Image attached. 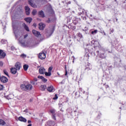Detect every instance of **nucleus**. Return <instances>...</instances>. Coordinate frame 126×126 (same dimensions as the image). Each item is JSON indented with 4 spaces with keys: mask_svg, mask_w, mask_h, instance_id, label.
<instances>
[{
    "mask_svg": "<svg viewBox=\"0 0 126 126\" xmlns=\"http://www.w3.org/2000/svg\"><path fill=\"white\" fill-rule=\"evenodd\" d=\"M55 29H54V27H52L51 28V30L50 32H48V33L50 34V35H52V33H54V31Z\"/></svg>",
    "mask_w": 126,
    "mask_h": 126,
    "instance_id": "b1692460",
    "label": "nucleus"
},
{
    "mask_svg": "<svg viewBox=\"0 0 126 126\" xmlns=\"http://www.w3.org/2000/svg\"><path fill=\"white\" fill-rule=\"evenodd\" d=\"M1 43L2 44H6V43H7V41L5 40L2 39L1 40Z\"/></svg>",
    "mask_w": 126,
    "mask_h": 126,
    "instance_id": "c756f323",
    "label": "nucleus"
},
{
    "mask_svg": "<svg viewBox=\"0 0 126 126\" xmlns=\"http://www.w3.org/2000/svg\"><path fill=\"white\" fill-rule=\"evenodd\" d=\"M96 53H99V51H96Z\"/></svg>",
    "mask_w": 126,
    "mask_h": 126,
    "instance_id": "6e6d98bb",
    "label": "nucleus"
},
{
    "mask_svg": "<svg viewBox=\"0 0 126 126\" xmlns=\"http://www.w3.org/2000/svg\"><path fill=\"white\" fill-rule=\"evenodd\" d=\"M77 35H78V36L80 38H82V34L81 33H78Z\"/></svg>",
    "mask_w": 126,
    "mask_h": 126,
    "instance_id": "72a5a7b5",
    "label": "nucleus"
},
{
    "mask_svg": "<svg viewBox=\"0 0 126 126\" xmlns=\"http://www.w3.org/2000/svg\"><path fill=\"white\" fill-rule=\"evenodd\" d=\"M42 81L43 82H47V79H46V78H43V79H42Z\"/></svg>",
    "mask_w": 126,
    "mask_h": 126,
    "instance_id": "f704fd0d",
    "label": "nucleus"
},
{
    "mask_svg": "<svg viewBox=\"0 0 126 126\" xmlns=\"http://www.w3.org/2000/svg\"><path fill=\"white\" fill-rule=\"evenodd\" d=\"M65 75H67V71H65Z\"/></svg>",
    "mask_w": 126,
    "mask_h": 126,
    "instance_id": "09e8293b",
    "label": "nucleus"
},
{
    "mask_svg": "<svg viewBox=\"0 0 126 126\" xmlns=\"http://www.w3.org/2000/svg\"><path fill=\"white\" fill-rule=\"evenodd\" d=\"M38 15L39 17H45V14L43 11H40L38 13Z\"/></svg>",
    "mask_w": 126,
    "mask_h": 126,
    "instance_id": "f3484780",
    "label": "nucleus"
},
{
    "mask_svg": "<svg viewBox=\"0 0 126 126\" xmlns=\"http://www.w3.org/2000/svg\"><path fill=\"white\" fill-rule=\"evenodd\" d=\"M32 33L34 36L36 37H40L41 36V33H40V32L35 31V30H32Z\"/></svg>",
    "mask_w": 126,
    "mask_h": 126,
    "instance_id": "423d86ee",
    "label": "nucleus"
},
{
    "mask_svg": "<svg viewBox=\"0 0 126 126\" xmlns=\"http://www.w3.org/2000/svg\"><path fill=\"white\" fill-rule=\"evenodd\" d=\"M18 120L20 122H23V123H26V122H27V120L22 116L19 117Z\"/></svg>",
    "mask_w": 126,
    "mask_h": 126,
    "instance_id": "4468645a",
    "label": "nucleus"
},
{
    "mask_svg": "<svg viewBox=\"0 0 126 126\" xmlns=\"http://www.w3.org/2000/svg\"><path fill=\"white\" fill-rule=\"evenodd\" d=\"M55 122L54 121H48L46 125V126H54Z\"/></svg>",
    "mask_w": 126,
    "mask_h": 126,
    "instance_id": "9b49d317",
    "label": "nucleus"
},
{
    "mask_svg": "<svg viewBox=\"0 0 126 126\" xmlns=\"http://www.w3.org/2000/svg\"><path fill=\"white\" fill-rule=\"evenodd\" d=\"M6 54L3 52V50L0 49V59H4Z\"/></svg>",
    "mask_w": 126,
    "mask_h": 126,
    "instance_id": "39448f33",
    "label": "nucleus"
},
{
    "mask_svg": "<svg viewBox=\"0 0 126 126\" xmlns=\"http://www.w3.org/2000/svg\"><path fill=\"white\" fill-rule=\"evenodd\" d=\"M47 91L49 92H53L54 90V87L53 86H50L47 88Z\"/></svg>",
    "mask_w": 126,
    "mask_h": 126,
    "instance_id": "6ab92c4d",
    "label": "nucleus"
},
{
    "mask_svg": "<svg viewBox=\"0 0 126 126\" xmlns=\"http://www.w3.org/2000/svg\"><path fill=\"white\" fill-rule=\"evenodd\" d=\"M3 89V86L2 85H0V91Z\"/></svg>",
    "mask_w": 126,
    "mask_h": 126,
    "instance_id": "c9c22d12",
    "label": "nucleus"
},
{
    "mask_svg": "<svg viewBox=\"0 0 126 126\" xmlns=\"http://www.w3.org/2000/svg\"><path fill=\"white\" fill-rule=\"evenodd\" d=\"M43 78H44V77H43L42 76H38V78H39L40 79H43Z\"/></svg>",
    "mask_w": 126,
    "mask_h": 126,
    "instance_id": "ea45409f",
    "label": "nucleus"
},
{
    "mask_svg": "<svg viewBox=\"0 0 126 126\" xmlns=\"http://www.w3.org/2000/svg\"><path fill=\"white\" fill-rule=\"evenodd\" d=\"M26 57H27V55H26L25 54H23L20 55V57L23 58V59H25V58H26Z\"/></svg>",
    "mask_w": 126,
    "mask_h": 126,
    "instance_id": "bb28decb",
    "label": "nucleus"
},
{
    "mask_svg": "<svg viewBox=\"0 0 126 126\" xmlns=\"http://www.w3.org/2000/svg\"><path fill=\"white\" fill-rule=\"evenodd\" d=\"M20 87L22 90H24V91H28V88H27V83L23 84L21 85Z\"/></svg>",
    "mask_w": 126,
    "mask_h": 126,
    "instance_id": "20e7f679",
    "label": "nucleus"
},
{
    "mask_svg": "<svg viewBox=\"0 0 126 126\" xmlns=\"http://www.w3.org/2000/svg\"><path fill=\"white\" fill-rule=\"evenodd\" d=\"M38 58L40 60H45L46 59V54L44 52H41L39 54Z\"/></svg>",
    "mask_w": 126,
    "mask_h": 126,
    "instance_id": "7ed1b4c3",
    "label": "nucleus"
},
{
    "mask_svg": "<svg viewBox=\"0 0 126 126\" xmlns=\"http://www.w3.org/2000/svg\"><path fill=\"white\" fill-rule=\"evenodd\" d=\"M104 35H106V33H105L104 32Z\"/></svg>",
    "mask_w": 126,
    "mask_h": 126,
    "instance_id": "5fc2aeb1",
    "label": "nucleus"
},
{
    "mask_svg": "<svg viewBox=\"0 0 126 126\" xmlns=\"http://www.w3.org/2000/svg\"><path fill=\"white\" fill-rule=\"evenodd\" d=\"M55 111L54 109H52L50 110V113H51V114L53 115L52 118L53 120H56V117H55Z\"/></svg>",
    "mask_w": 126,
    "mask_h": 126,
    "instance_id": "aec40b11",
    "label": "nucleus"
},
{
    "mask_svg": "<svg viewBox=\"0 0 126 126\" xmlns=\"http://www.w3.org/2000/svg\"><path fill=\"white\" fill-rule=\"evenodd\" d=\"M54 100H57L58 99V95L55 94V97L53 98Z\"/></svg>",
    "mask_w": 126,
    "mask_h": 126,
    "instance_id": "e433bc0d",
    "label": "nucleus"
},
{
    "mask_svg": "<svg viewBox=\"0 0 126 126\" xmlns=\"http://www.w3.org/2000/svg\"><path fill=\"white\" fill-rule=\"evenodd\" d=\"M72 58H73V61H74L75 60V58H74V57H72Z\"/></svg>",
    "mask_w": 126,
    "mask_h": 126,
    "instance_id": "3c124183",
    "label": "nucleus"
},
{
    "mask_svg": "<svg viewBox=\"0 0 126 126\" xmlns=\"http://www.w3.org/2000/svg\"><path fill=\"white\" fill-rule=\"evenodd\" d=\"M28 37V34H26V35H25L24 36V38H25V39H26V38H27Z\"/></svg>",
    "mask_w": 126,
    "mask_h": 126,
    "instance_id": "a19ab883",
    "label": "nucleus"
},
{
    "mask_svg": "<svg viewBox=\"0 0 126 126\" xmlns=\"http://www.w3.org/2000/svg\"><path fill=\"white\" fill-rule=\"evenodd\" d=\"M31 83H32V84H34V81H31Z\"/></svg>",
    "mask_w": 126,
    "mask_h": 126,
    "instance_id": "49530a36",
    "label": "nucleus"
},
{
    "mask_svg": "<svg viewBox=\"0 0 126 126\" xmlns=\"http://www.w3.org/2000/svg\"><path fill=\"white\" fill-rule=\"evenodd\" d=\"M3 72L4 73V74L7 75V76H8V77L9 76H8V72H7V71H6V70H4Z\"/></svg>",
    "mask_w": 126,
    "mask_h": 126,
    "instance_id": "7c9ffc66",
    "label": "nucleus"
},
{
    "mask_svg": "<svg viewBox=\"0 0 126 126\" xmlns=\"http://www.w3.org/2000/svg\"><path fill=\"white\" fill-rule=\"evenodd\" d=\"M10 72L12 73V74H15V73H16V68L15 67L11 68Z\"/></svg>",
    "mask_w": 126,
    "mask_h": 126,
    "instance_id": "2eb2a0df",
    "label": "nucleus"
},
{
    "mask_svg": "<svg viewBox=\"0 0 126 126\" xmlns=\"http://www.w3.org/2000/svg\"><path fill=\"white\" fill-rule=\"evenodd\" d=\"M27 126H32V124H29Z\"/></svg>",
    "mask_w": 126,
    "mask_h": 126,
    "instance_id": "8fccbe9b",
    "label": "nucleus"
},
{
    "mask_svg": "<svg viewBox=\"0 0 126 126\" xmlns=\"http://www.w3.org/2000/svg\"><path fill=\"white\" fill-rule=\"evenodd\" d=\"M53 70V67L52 66H50L48 68V71L49 72H52V70Z\"/></svg>",
    "mask_w": 126,
    "mask_h": 126,
    "instance_id": "2f4dec72",
    "label": "nucleus"
},
{
    "mask_svg": "<svg viewBox=\"0 0 126 126\" xmlns=\"http://www.w3.org/2000/svg\"><path fill=\"white\" fill-rule=\"evenodd\" d=\"M85 12V10H82V12H80L81 14H84V13Z\"/></svg>",
    "mask_w": 126,
    "mask_h": 126,
    "instance_id": "58836bf2",
    "label": "nucleus"
},
{
    "mask_svg": "<svg viewBox=\"0 0 126 126\" xmlns=\"http://www.w3.org/2000/svg\"><path fill=\"white\" fill-rule=\"evenodd\" d=\"M29 3L30 4V5H31V6H32V7H34V8H36V7H38L37 5L33 3L32 0H29Z\"/></svg>",
    "mask_w": 126,
    "mask_h": 126,
    "instance_id": "1a4fd4ad",
    "label": "nucleus"
},
{
    "mask_svg": "<svg viewBox=\"0 0 126 126\" xmlns=\"http://www.w3.org/2000/svg\"><path fill=\"white\" fill-rule=\"evenodd\" d=\"M23 26L24 28H25V30H26V31H27L28 32H29L30 31L29 30V27H28V26H27V25H26V24L24 23L23 24Z\"/></svg>",
    "mask_w": 126,
    "mask_h": 126,
    "instance_id": "412c9836",
    "label": "nucleus"
},
{
    "mask_svg": "<svg viewBox=\"0 0 126 126\" xmlns=\"http://www.w3.org/2000/svg\"><path fill=\"white\" fill-rule=\"evenodd\" d=\"M8 97L10 99H12V98H13V94H10L8 95Z\"/></svg>",
    "mask_w": 126,
    "mask_h": 126,
    "instance_id": "473e14b6",
    "label": "nucleus"
},
{
    "mask_svg": "<svg viewBox=\"0 0 126 126\" xmlns=\"http://www.w3.org/2000/svg\"><path fill=\"white\" fill-rule=\"evenodd\" d=\"M73 13H74V11H73Z\"/></svg>",
    "mask_w": 126,
    "mask_h": 126,
    "instance_id": "bf43d9fd",
    "label": "nucleus"
},
{
    "mask_svg": "<svg viewBox=\"0 0 126 126\" xmlns=\"http://www.w3.org/2000/svg\"><path fill=\"white\" fill-rule=\"evenodd\" d=\"M32 99H30V102H32Z\"/></svg>",
    "mask_w": 126,
    "mask_h": 126,
    "instance_id": "603ef678",
    "label": "nucleus"
},
{
    "mask_svg": "<svg viewBox=\"0 0 126 126\" xmlns=\"http://www.w3.org/2000/svg\"><path fill=\"white\" fill-rule=\"evenodd\" d=\"M28 124H31L32 122H31V120H29V121H28Z\"/></svg>",
    "mask_w": 126,
    "mask_h": 126,
    "instance_id": "c03bdc74",
    "label": "nucleus"
},
{
    "mask_svg": "<svg viewBox=\"0 0 126 126\" xmlns=\"http://www.w3.org/2000/svg\"><path fill=\"white\" fill-rule=\"evenodd\" d=\"M45 70L44 67H41L39 69V72L40 74H44V73H45Z\"/></svg>",
    "mask_w": 126,
    "mask_h": 126,
    "instance_id": "ddd939ff",
    "label": "nucleus"
},
{
    "mask_svg": "<svg viewBox=\"0 0 126 126\" xmlns=\"http://www.w3.org/2000/svg\"><path fill=\"white\" fill-rule=\"evenodd\" d=\"M21 68V64L19 62H17L16 64V70H19Z\"/></svg>",
    "mask_w": 126,
    "mask_h": 126,
    "instance_id": "dca6fc26",
    "label": "nucleus"
},
{
    "mask_svg": "<svg viewBox=\"0 0 126 126\" xmlns=\"http://www.w3.org/2000/svg\"><path fill=\"white\" fill-rule=\"evenodd\" d=\"M72 63H74V60H73Z\"/></svg>",
    "mask_w": 126,
    "mask_h": 126,
    "instance_id": "864d4df0",
    "label": "nucleus"
},
{
    "mask_svg": "<svg viewBox=\"0 0 126 126\" xmlns=\"http://www.w3.org/2000/svg\"><path fill=\"white\" fill-rule=\"evenodd\" d=\"M33 26L34 27H36V24L34 23V24H33Z\"/></svg>",
    "mask_w": 126,
    "mask_h": 126,
    "instance_id": "de8ad7c7",
    "label": "nucleus"
},
{
    "mask_svg": "<svg viewBox=\"0 0 126 126\" xmlns=\"http://www.w3.org/2000/svg\"><path fill=\"white\" fill-rule=\"evenodd\" d=\"M19 42L20 44H21V46L22 47H30L29 44L28 43H25V42H23V40H22V37H20L19 39Z\"/></svg>",
    "mask_w": 126,
    "mask_h": 126,
    "instance_id": "f03ea898",
    "label": "nucleus"
},
{
    "mask_svg": "<svg viewBox=\"0 0 126 126\" xmlns=\"http://www.w3.org/2000/svg\"><path fill=\"white\" fill-rule=\"evenodd\" d=\"M50 22H51V20H50V19H49V20H48V21H47V23H50Z\"/></svg>",
    "mask_w": 126,
    "mask_h": 126,
    "instance_id": "37998d69",
    "label": "nucleus"
},
{
    "mask_svg": "<svg viewBox=\"0 0 126 126\" xmlns=\"http://www.w3.org/2000/svg\"><path fill=\"white\" fill-rule=\"evenodd\" d=\"M25 20L28 23H31V22L32 21V18H31V17L26 18H25Z\"/></svg>",
    "mask_w": 126,
    "mask_h": 126,
    "instance_id": "a211bd4d",
    "label": "nucleus"
},
{
    "mask_svg": "<svg viewBox=\"0 0 126 126\" xmlns=\"http://www.w3.org/2000/svg\"><path fill=\"white\" fill-rule=\"evenodd\" d=\"M68 3L70 4V1L68 2Z\"/></svg>",
    "mask_w": 126,
    "mask_h": 126,
    "instance_id": "13d9d810",
    "label": "nucleus"
},
{
    "mask_svg": "<svg viewBox=\"0 0 126 126\" xmlns=\"http://www.w3.org/2000/svg\"><path fill=\"white\" fill-rule=\"evenodd\" d=\"M46 88H47V86L46 85H41L40 87V89L42 91H45V90H46Z\"/></svg>",
    "mask_w": 126,
    "mask_h": 126,
    "instance_id": "4be33fe9",
    "label": "nucleus"
},
{
    "mask_svg": "<svg viewBox=\"0 0 126 126\" xmlns=\"http://www.w3.org/2000/svg\"><path fill=\"white\" fill-rule=\"evenodd\" d=\"M46 27V25L43 23H40L39 24V29L40 30H44V29Z\"/></svg>",
    "mask_w": 126,
    "mask_h": 126,
    "instance_id": "6e6552de",
    "label": "nucleus"
},
{
    "mask_svg": "<svg viewBox=\"0 0 126 126\" xmlns=\"http://www.w3.org/2000/svg\"><path fill=\"white\" fill-rule=\"evenodd\" d=\"M44 74H45L46 76H51V75H52V72L49 71L48 72H45Z\"/></svg>",
    "mask_w": 126,
    "mask_h": 126,
    "instance_id": "5701e85b",
    "label": "nucleus"
},
{
    "mask_svg": "<svg viewBox=\"0 0 126 126\" xmlns=\"http://www.w3.org/2000/svg\"><path fill=\"white\" fill-rule=\"evenodd\" d=\"M12 26L13 29V32L16 37V16L14 14H12Z\"/></svg>",
    "mask_w": 126,
    "mask_h": 126,
    "instance_id": "f257e3e1",
    "label": "nucleus"
},
{
    "mask_svg": "<svg viewBox=\"0 0 126 126\" xmlns=\"http://www.w3.org/2000/svg\"><path fill=\"white\" fill-rule=\"evenodd\" d=\"M97 32H98V30H95L94 31H92L91 33L93 35L94 34H96L97 33Z\"/></svg>",
    "mask_w": 126,
    "mask_h": 126,
    "instance_id": "c85d7f7f",
    "label": "nucleus"
},
{
    "mask_svg": "<svg viewBox=\"0 0 126 126\" xmlns=\"http://www.w3.org/2000/svg\"><path fill=\"white\" fill-rule=\"evenodd\" d=\"M36 14H37V10H36L35 9L33 10L32 12V15H36Z\"/></svg>",
    "mask_w": 126,
    "mask_h": 126,
    "instance_id": "a878e982",
    "label": "nucleus"
},
{
    "mask_svg": "<svg viewBox=\"0 0 126 126\" xmlns=\"http://www.w3.org/2000/svg\"><path fill=\"white\" fill-rule=\"evenodd\" d=\"M34 81H37V78H34Z\"/></svg>",
    "mask_w": 126,
    "mask_h": 126,
    "instance_id": "a18cd8bd",
    "label": "nucleus"
},
{
    "mask_svg": "<svg viewBox=\"0 0 126 126\" xmlns=\"http://www.w3.org/2000/svg\"><path fill=\"white\" fill-rule=\"evenodd\" d=\"M27 87L28 88V91H30L33 89V86L29 83H27Z\"/></svg>",
    "mask_w": 126,
    "mask_h": 126,
    "instance_id": "f8f14e48",
    "label": "nucleus"
},
{
    "mask_svg": "<svg viewBox=\"0 0 126 126\" xmlns=\"http://www.w3.org/2000/svg\"><path fill=\"white\" fill-rule=\"evenodd\" d=\"M11 48V50L12 51H13V50H14L15 49V48H14L13 46H12Z\"/></svg>",
    "mask_w": 126,
    "mask_h": 126,
    "instance_id": "79ce46f5",
    "label": "nucleus"
},
{
    "mask_svg": "<svg viewBox=\"0 0 126 126\" xmlns=\"http://www.w3.org/2000/svg\"><path fill=\"white\" fill-rule=\"evenodd\" d=\"M24 70L26 71L28 69L29 66L27 64H25L23 66Z\"/></svg>",
    "mask_w": 126,
    "mask_h": 126,
    "instance_id": "393cba45",
    "label": "nucleus"
},
{
    "mask_svg": "<svg viewBox=\"0 0 126 126\" xmlns=\"http://www.w3.org/2000/svg\"><path fill=\"white\" fill-rule=\"evenodd\" d=\"M91 16H92V15H91Z\"/></svg>",
    "mask_w": 126,
    "mask_h": 126,
    "instance_id": "052dcab7",
    "label": "nucleus"
},
{
    "mask_svg": "<svg viewBox=\"0 0 126 126\" xmlns=\"http://www.w3.org/2000/svg\"><path fill=\"white\" fill-rule=\"evenodd\" d=\"M25 11H26V14L27 15H29L30 14V8L28 7V6H25Z\"/></svg>",
    "mask_w": 126,
    "mask_h": 126,
    "instance_id": "9d476101",
    "label": "nucleus"
},
{
    "mask_svg": "<svg viewBox=\"0 0 126 126\" xmlns=\"http://www.w3.org/2000/svg\"><path fill=\"white\" fill-rule=\"evenodd\" d=\"M0 81H1V82H3V83H6V82H7V81H8V79H7V78H6V77L2 76L0 78Z\"/></svg>",
    "mask_w": 126,
    "mask_h": 126,
    "instance_id": "0eeeda50",
    "label": "nucleus"
},
{
    "mask_svg": "<svg viewBox=\"0 0 126 126\" xmlns=\"http://www.w3.org/2000/svg\"><path fill=\"white\" fill-rule=\"evenodd\" d=\"M4 124H5V123L4 122V121H3V120H0V125H2V126H3Z\"/></svg>",
    "mask_w": 126,
    "mask_h": 126,
    "instance_id": "cd10ccee",
    "label": "nucleus"
},
{
    "mask_svg": "<svg viewBox=\"0 0 126 126\" xmlns=\"http://www.w3.org/2000/svg\"><path fill=\"white\" fill-rule=\"evenodd\" d=\"M14 9V7H13V8H12V9Z\"/></svg>",
    "mask_w": 126,
    "mask_h": 126,
    "instance_id": "4d7b16f0",
    "label": "nucleus"
},
{
    "mask_svg": "<svg viewBox=\"0 0 126 126\" xmlns=\"http://www.w3.org/2000/svg\"><path fill=\"white\" fill-rule=\"evenodd\" d=\"M0 66H2L3 65V63L1 61H0Z\"/></svg>",
    "mask_w": 126,
    "mask_h": 126,
    "instance_id": "4c0bfd02",
    "label": "nucleus"
}]
</instances>
